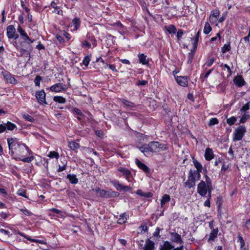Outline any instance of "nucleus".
<instances>
[{"mask_svg": "<svg viewBox=\"0 0 250 250\" xmlns=\"http://www.w3.org/2000/svg\"><path fill=\"white\" fill-rule=\"evenodd\" d=\"M7 143L9 146V154L15 159L19 157H23L26 153L29 155L32 154V152L28 147L21 142L19 141L16 138H8Z\"/></svg>", "mask_w": 250, "mask_h": 250, "instance_id": "obj_1", "label": "nucleus"}, {"mask_svg": "<svg viewBox=\"0 0 250 250\" xmlns=\"http://www.w3.org/2000/svg\"><path fill=\"white\" fill-rule=\"evenodd\" d=\"M32 43L24 42L19 41H15L13 45L17 48L19 50V53L17 54L18 56H26L27 57H30V53L28 51V49L31 48V44Z\"/></svg>", "mask_w": 250, "mask_h": 250, "instance_id": "obj_2", "label": "nucleus"}, {"mask_svg": "<svg viewBox=\"0 0 250 250\" xmlns=\"http://www.w3.org/2000/svg\"><path fill=\"white\" fill-rule=\"evenodd\" d=\"M213 187H211L206 184H205L204 181H201L197 186V192L202 197L205 196L207 194H211V191Z\"/></svg>", "mask_w": 250, "mask_h": 250, "instance_id": "obj_3", "label": "nucleus"}, {"mask_svg": "<svg viewBox=\"0 0 250 250\" xmlns=\"http://www.w3.org/2000/svg\"><path fill=\"white\" fill-rule=\"evenodd\" d=\"M94 191H95L97 195L100 197L103 198H110L117 197L119 195V193L117 192L112 191V190H105L101 189L100 188H95Z\"/></svg>", "mask_w": 250, "mask_h": 250, "instance_id": "obj_4", "label": "nucleus"}, {"mask_svg": "<svg viewBox=\"0 0 250 250\" xmlns=\"http://www.w3.org/2000/svg\"><path fill=\"white\" fill-rule=\"evenodd\" d=\"M246 132V128L244 125L238 126L233 132V141H238L241 140Z\"/></svg>", "mask_w": 250, "mask_h": 250, "instance_id": "obj_5", "label": "nucleus"}, {"mask_svg": "<svg viewBox=\"0 0 250 250\" xmlns=\"http://www.w3.org/2000/svg\"><path fill=\"white\" fill-rule=\"evenodd\" d=\"M150 149L152 152H159L167 149V147L164 144L160 143L159 142L153 141L150 142Z\"/></svg>", "mask_w": 250, "mask_h": 250, "instance_id": "obj_6", "label": "nucleus"}, {"mask_svg": "<svg viewBox=\"0 0 250 250\" xmlns=\"http://www.w3.org/2000/svg\"><path fill=\"white\" fill-rule=\"evenodd\" d=\"M17 31L20 34L21 38V41L30 43H33L35 41V39L30 38L20 25H18Z\"/></svg>", "mask_w": 250, "mask_h": 250, "instance_id": "obj_7", "label": "nucleus"}, {"mask_svg": "<svg viewBox=\"0 0 250 250\" xmlns=\"http://www.w3.org/2000/svg\"><path fill=\"white\" fill-rule=\"evenodd\" d=\"M1 74L7 83L10 84H15L17 83V80L14 76L7 71H2Z\"/></svg>", "mask_w": 250, "mask_h": 250, "instance_id": "obj_8", "label": "nucleus"}, {"mask_svg": "<svg viewBox=\"0 0 250 250\" xmlns=\"http://www.w3.org/2000/svg\"><path fill=\"white\" fill-rule=\"evenodd\" d=\"M67 89V86L62 83H57L50 87L49 89L54 92H60Z\"/></svg>", "mask_w": 250, "mask_h": 250, "instance_id": "obj_9", "label": "nucleus"}, {"mask_svg": "<svg viewBox=\"0 0 250 250\" xmlns=\"http://www.w3.org/2000/svg\"><path fill=\"white\" fill-rule=\"evenodd\" d=\"M36 98L38 100V102L42 104L45 105L47 104L45 100V93L43 90L38 91L36 94Z\"/></svg>", "mask_w": 250, "mask_h": 250, "instance_id": "obj_10", "label": "nucleus"}, {"mask_svg": "<svg viewBox=\"0 0 250 250\" xmlns=\"http://www.w3.org/2000/svg\"><path fill=\"white\" fill-rule=\"evenodd\" d=\"M138 148L146 156L153 153L152 151L150 149V142L148 144L143 145L141 146L138 147Z\"/></svg>", "mask_w": 250, "mask_h": 250, "instance_id": "obj_11", "label": "nucleus"}, {"mask_svg": "<svg viewBox=\"0 0 250 250\" xmlns=\"http://www.w3.org/2000/svg\"><path fill=\"white\" fill-rule=\"evenodd\" d=\"M175 80L180 86L187 87L188 85V78L187 76H176Z\"/></svg>", "mask_w": 250, "mask_h": 250, "instance_id": "obj_12", "label": "nucleus"}, {"mask_svg": "<svg viewBox=\"0 0 250 250\" xmlns=\"http://www.w3.org/2000/svg\"><path fill=\"white\" fill-rule=\"evenodd\" d=\"M171 240L175 243L183 244L184 242L182 240L181 236L180 234L176 232L170 233Z\"/></svg>", "mask_w": 250, "mask_h": 250, "instance_id": "obj_13", "label": "nucleus"}, {"mask_svg": "<svg viewBox=\"0 0 250 250\" xmlns=\"http://www.w3.org/2000/svg\"><path fill=\"white\" fill-rule=\"evenodd\" d=\"M143 249L144 250H155L154 242L149 239H146Z\"/></svg>", "mask_w": 250, "mask_h": 250, "instance_id": "obj_14", "label": "nucleus"}, {"mask_svg": "<svg viewBox=\"0 0 250 250\" xmlns=\"http://www.w3.org/2000/svg\"><path fill=\"white\" fill-rule=\"evenodd\" d=\"M118 170L122 172L123 174L125 176V179L127 181H130V178L131 175V173L129 169L125 167H118Z\"/></svg>", "mask_w": 250, "mask_h": 250, "instance_id": "obj_15", "label": "nucleus"}, {"mask_svg": "<svg viewBox=\"0 0 250 250\" xmlns=\"http://www.w3.org/2000/svg\"><path fill=\"white\" fill-rule=\"evenodd\" d=\"M81 25V20L79 18L76 17L72 20V23L70 25V27H73V29L72 30L73 31H77Z\"/></svg>", "mask_w": 250, "mask_h": 250, "instance_id": "obj_16", "label": "nucleus"}, {"mask_svg": "<svg viewBox=\"0 0 250 250\" xmlns=\"http://www.w3.org/2000/svg\"><path fill=\"white\" fill-rule=\"evenodd\" d=\"M218 231L219 230L218 228H215L211 230V231L209 233V237L208 239V243H210L214 241L215 239L217 237Z\"/></svg>", "mask_w": 250, "mask_h": 250, "instance_id": "obj_17", "label": "nucleus"}, {"mask_svg": "<svg viewBox=\"0 0 250 250\" xmlns=\"http://www.w3.org/2000/svg\"><path fill=\"white\" fill-rule=\"evenodd\" d=\"M16 33V29L14 25H8L6 28V34L8 39H13L14 34Z\"/></svg>", "mask_w": 250, "mask_h": 250, "instance_id": "obj_18", "label": "nucleus"}, {"mask_svg": "<svg viewBox=\"0 0 250 250\" xmlns=\"http://www.w3.org/2000/svg\"><path fill=\"white\" fill-rule=\"evenodd\" d=\"M135 163L137 166L142 170H143L145 172L149 173V168L148 167L145 165V164L140 162L138 159H136L135 161Z\"/></svg>", "mask_w": 250, "mask_h": 250, "instance_id": "obj_19", "label": "nucleus"}, {"mask_svg": "<svg viewBox=\"0 0 250 250\" xmlns=\"http://www.w3.org/2000/svg\"><path fill=\"white\" fill-rule=\"evenodd\" d=\"M205 158L207 161H210L214 158V154L211 148H207L206 149Z\"/></svg>", "mask_w": 250, "mask_h": 250, "instance_id": "obj_20", "label": "nucleus"}, {"mask_svg": "<svg viewBox=\"0 0 250 250\" xmlns=\"http://www.w3.org/2000/svg\"><path fill=\"white\" fill-rule=\"evenodd\" d=\"M139 61L140 63L146 65L149 62L147 56L143 53H140L138 55Z\"/></svg>", "mask_w": 250, "mask_h": 250, "instance_id": "obj_21", "label": "nucleus"}, {"mask_svg": "<svg viewBox=\"0 0 250 250\" xmlns=\"http://www.w3.org/2000/svg\"><path fill=\"white\" fill-rule=\"evenodd\" d=\"M174 247L169 242L167 241L160 245V250H171Z\"/></svg>", "mask_w": 250, "mask_h": 250, "instance_id": "obj_22", "label": "nucleus"}, {"mask_svg": "<svg viewBox=\"0 0 250 250\" xmlns=\"http://www.w3.org/2000/svg\"><path fill=\"white\" fill-rule=\"evenodd\" d=\"M234 83L239 87H241L245 84V82L241 76H238L233 79Z\"/></svg>", "mask_w": 250, "mask_h": 250, "instance_id": "obj_23", "label": "nucleus"}, {"mask_svg": "<svg viewBox=\"0 0 250 250\" xmlns=\"http://www.w3.org/2000/svg\"><path fill=\"white\" fill-rule=\"evenodd\" d=\"M120 101L126 106V108H133L136 107V104L134 103L130 102L127 100L121 99Z\"/></svg>", "mask_w": 250, "mask_h": 250, "instance_id": "obj_24", "label": "nucleus"}, {"mask_svg": "<svg viewBox=\"0 0 250 250\" xmlns=\"http://www.w3.org/2000/svg\"><path fill=\"white\" fill-rule=\"evenodd\" d=\"M67 178L72 184H77L79 182L78 179L75 174H69L67 175Z\"/></svg>", "mask_w": 250, "mask_h": 250, "instance_id": "obj_25", "label": "nucleus"}, {"mask_svg": "<svg viewBox=\"0 0 250 250\" xmlns=\"http://www.w3.org/2000/svg\"><path fill=\"white\" fill-rule=\"evenodd\" d=\"M200 172L196 171L195 170H190L189 172V174L191 175L196 181L199 180L201 178V174Z\"/></svg>", "mask_w": 250, "mask_h": 250, "instance_id": "obj_26", "label": "nucleus"}, {"mask_svg": "<svg viewBox=\"0 0 250 250\" xmlns=\"http://www.w3.org/2000/svg\"><path fill=\"white\" fill-rule=\"evenodd\" d=\"M111 183L116 188L117 190L122 191L123 185L117 180H112L111 181Z\"/></svg>", "mask_w": 250, "mask_h": 250, "instance_id": "obj_27", "label": "nucleus"}, {"mask_svg": "<svg viewBox=\"0 0 250 250\" xmlns=\"http://www.w3.org/2000/svg\"><path fill=\"white\" fill-rule=\"evenodd\" d=\"M15 159L16 160L21 161L23 162L30 163L33 160L34 157L32 155H31L29 157H26V158H23V157H19L15 158Z\"/></svg>", "mask_w": 250, "mask_h": 250, "instance_id": "obj_28", "label": "nucleus"}, {"mask_svg": "<svg viewBox=\"0 0 250 250\" xmlns=\"http://www.w3.org/2000/svg\"><path fill=\"white\" fill-rule=\"evenodd\" d=\"M127 215L125 213H123L120 215V217L117 221V223L119 224H123L125 223L127 221Z\"/></svg>", "mask_w": 250, "mask_h": 250, "instance_id": "obj_29", "label": "nucleus"}, {"mask_svg": "<svg viewBox=\"0 0 250 250\" xmlns=\"http://www.w3.org/2000/svg\"><path fill=\"white\" fill-rule=\"evenodd\" d=\"M193 163L196 168V170H195L201 172L203 169L202 165L195 159L193 160Z\"/></svg>", "mask_w": 250, "mask_h": 250, "instance_id": "obj_30", "label": "nucleus"}, {"mask_svg": "<svg viewBox=\"0 0 250 250\" xmlns=\"http://www.w3.org/2000/svg\"><path fill=\"white\" fill-rule=\"evenodd\" d=\"M250 118V115L248 112L244 113V114L242 115L241 118L239 123L243 124L245 123Z\"/></svg>", "mask_w": 250, "mask_h": 250, "instance_id": "obj_31", "label": "nucleus"}, {"mask_svg": "<svg viewBox=\"0 0 250 250\" xmlns=\"http://www.w3.org/2000/svg\"><path fill=\"white\" fill-rule=\"evenodd\" d=\"M170 196L168 194H165L161 201V205L162 207H163V206L167 202H169L170 201Z\"/></svg>", "mask_w": 250, "mask_h": 250, "instance_id": "obj_32", "label": "nucleus"}, {"mask_svg": "<svg viewBox=\"0 0 250 250\" xmlns=\"http://www.w3.org/2000/svg\"><path fill=\"white\" fill-rule=\"evenodd\" d=\"M68 146L72 150H75L79 148L80 145L78 143L72 141L69 142Z\"/></svg>", "mask_w": 250, "mask_h": 250, "instance_id": "obj_33", "label": "nucleus"}, {"mask_svg": "<svg viewBox=\"0 0 250 250\" xmlns=\"http://www.w3.org/2000/svg\"><path fill=\"white\" fill-rule=\"evenodd\" d=\"M22 117L25 121L31 123H34L35 121V120L31 116L25 113L22 114Z\"/></svg>", "mask_w": 250, "mask_h": 250, "instance_id": "obj_34", "label": "nucleus"}, {"mask_svg": "<svg viewBox=\"0 0 250 250\" xmlns=\"http://www.w3.org/2000/svg\"><path fill=\"white\" fill-rule=\"evenodd\" d=\"M220 14V11L218 9H215L211 12V14L209 17V20L211 21L212 20V17L218 18Z\"/></svg>", "mask_w": 250, "mask_h": 250, "instance_id": "obj_35", "label": "nucleus"}, {"mask_svg": "<svg viewBox=\"0 0 250 250\" xmlns=\"http://www.w3.org/2000/svg\"><path fill=\"white\" fill-rule=\"evenodd\" d=\"M212 28L208 22H206L203 30L204 33L206 35L208 34L211 30Z\"/></svg>", "mask_w": 250, "mask_h": 250, "instance_id": "obj_36", "label": "nucleus"}, {"mask_svg": "<svg viewBox=\"0 0 250 250\" xmlns=\"http://www.w3.org/2000/svg\"><path fill=\"white\" fill-rule=\"evenodd\" d=\"M53 100L60 104H64L66 102L65 99L62 96H55L53 98Z\"/></svg>", "mask_w": 250, "mask_h": 250, "instance_id": "obj_37", "label": "nucleus"}, {"mask_svg": "<svg viewBox=\"0 0 250 250\" xmlns=\"http://www.w3.org/2000/svg\"><path fill=\"white\" fill-rule=\"evenodd\" d=\"M5 125L6 126V129L9 130H13L17 127L15 124L10 122H7V123L5 124Z\"/></svg>", "mask_w": 250, "mask_h": 250, "instance_id": "obj_38", "label": "nucleus"}, {"mask_svg": "<svg viewBox=\"0 0 250 250\" xmlns=\"http://www.w3.org/2000/svg\"><path fill=\"white\" fill-rule=\"evenodd\" d=\"M238 242L240 244V248L241 250H246V248H245V243L244 241V240L243 239V237L241 235H238Z\"/></svg>", "mask_w": 250, "mask_h": 250, "instance_id": "obj_39", "label": "nucleus"}, {"mask_svg": "<svg viewBox=\"0 0 250 250\" xmlns=\"http://www.w3.org/2000/svg\"><path fill=\"white\" fill-rule=\"evenodd\" d=\"M237 119L234 116H232L229 118H228L227 119V123L228 124H229V125H232L234 124L235 122L236 121Z\"/></svg>", "mask_w": 250, "mask_h": 250, "instance_id": "obj_40", "label": "nucleus"}, {"mask_svg": "<svg viewBox=\"0 0 250 250\" xmlns=\"http://www.w3.org/2000/svg\"><path fill=\"white\" fill-rule=\"evenodd\" d=\"M166 29L167 31L170 34L175 33L177 30L176 28L173 25H170Z\"/></svg>", "mask_w": 250, "mask_h": 250, "instance_id": "obj_41", "label": "nucleus"}, {"mask_svg": "<svg viewBox=\"0 0 250 250\" xmlns=\"http://www.w3.org/2000/svg\"><path fill=\"white\" fill-rule=\"evenodd\" d=\"M250 102H248L242 107L240 110V111L243 113L247 112V111L250 109Z\"/></svg>", "mask_w": 250, "mask_h": 250, "instance_id": "obj_42", "label": "nucleus"}, {"mask_svg": "<svg viewBox=\"0 0 250 250\" xmlns=\"http://www.w3.org/2000/svg\"><path fill=\"white\" fill-rule=\"evenodd\" d=\"M48 156L52 159L55 158L56 159H58L59 157V154L56 151H52L49 152Z\"/></svg>", "mask_w": 250, "mask_h": 250, "instance_id": "obj_43", "label": "nucleus"}, {"mask_svg": "<svg viewBox=\"0 0 250 250\" xmlns=\"http://www.w3.org/2000/svg\"><path fill=\"white\" fill-rule=\"evenodd\" d=\"M231 47L229 43L225 44L221 48V51L222 53H225L227 51L230 50Z\"/></svg>", "mask_w": 250, "mask_h": 250, "instance_id": "obj_44", "label": "nucleus"}, {"mask_svg": "<svg viewBox=\"0 0 250 250\" xmlns=\"http://www.w3.org/2000/svg\"><path fill=\"white\" fill-rule=\"evenodd\" d=\"M219 123V121L216 118H212L210 119L208 124L209 126H212Z\"/></svg>", "mask_w": 250, "mask_h": 250, "instance_id": "obj_45", "label": "nucleus"}, {"mask_svg": "<svg viewBox=\"0 0 250 250\" xmlns=\"http://www.w3.org/2000/svg\"><path fill=\"white\" fill-rule=\"evenodd\" d=\"M195 52L194 51H190L188 54V63H191L192 62L193 58L194 56Z\"/></svg>", "mask_w": 250, "mask_h": 250, "instance_id": "obj_46", "label": "nucleus"}, {"mask_svg": "<svg viewBox=\"0 0 250 250\" xmlns=\"http://www.w3.org/2000/svg\"><path fill=\"white\" fill-rule=\"evenodd\" d=\"M205 181H204L205 184H206L207 185L209 186L210 187V188L211 187H212V182H211L210 178L206 174L205 175Z\"/></svg>", "mask_w": 250, "mask_h": 250, "instance_id": "obj_47", "label": "nucleus"}, {"mask_svg": "<svg viewBox=\"0 0 250 250\" xmlns=\"http://www.w3.org/2000/svg\"><path fill=\"white\" fill-rule=\"evenodd\" d=\"M211 198V194H208L207 199L205 201L204 203V205L205 207H210V200Z\"/></svg>", "mask_w": 250, "mask_h": 250, "instance_id": "obj_48", "label": "nucleus"}, {"mask_svg": "<svg viewBox=\"0 0 250 250\" xmlns=\"http://www.w3.org/2000/svg\"><path fill=\"white\" fill-rule=\"evenodd\" d=\"M90 61V59L89 57L88 56H86L84 58L83 61V63L85 66H87L89 63Z\"/></svg>", "mask_w": 250, "mask_h": 250, "instance_id": "obj_49", "label": "nucleus"}, {"mask_svg": "<svg viewBox=\"0 0 250 250\" xmlns=\"http://www.w3.org/2000/svg\"><path fill=\"white\" fill-rule=\"evenodd\" d=\"M215 61L214 58H212L207 60V61L205 63L204 65H207L209 67Z\"/></svg>", "mask_w": 250, "mask_h": 250, "instance_id": "obj_50", "label": "nucleus"}, {"mask_svg": "<svg viewBox=\"0 0 250 250\" xmlns=\"http://www.w3.org/2000/svg\"><path fill=\"white\" fill-rule=\"evenodd\" d=\"M105 68H106V67H108L109 69H110L111 70H112L114 72H117V69L116 68V66L114 64H108L107 63H106L105 66H104Z\"/></svg>", "mask_w": 250, "mask_h": 250, "instance_id": "obj_51", "label": "nucleus"}, {"mask_svg": "<svg viewBox=\"0 0 250 250\" xmlns=\"http://www.w3.org/2000/svg\"><path fill=\"white\" fill-rule=\"evenodd\" d=\"M73 110V112L76 114L77 115L82 117H84V115L81 112V111L79 109L77 108H74Z\"/></svg>", "mask_w": 250, "mask_h": 250, "instance_id": "obj_52", "label": "nucleus"}, {"mask_svg": "<svg viewBox=\"0 0 250 250\" xmlns=\"http://www.w3.org/2000/svg\"><path fill=\"white\" fill-rule=\"evenodd\" d=\"M42 80V78L40 76H37L35 77V79L34 80V83L36 85V86H40V81Z\"/></svg>", "mask_w": 250, "mask_h": 250, "instance_id": "obj_53", "label": "nucleus"}, {"mask_svg": "<svg viewBox=\"0 0 250 250\" xmlns=\"http://www.w3.org/2000/svg\"><path fill=\"white\" fill-rule=\"evenodd\" d=\"M185 185L186 187H188V188H193L195 186V183H193V182L189 181V180L188 179L187 182L185 183Z\"/></svg>", "mask_w": 250, "mask_h": 250, "instance_id": "obj_54", "label": "nucleus"}, {"mask_svg": "<svg viewBox=\"0 0 250 250\" xmlns=\"http://www.w3.org/2000/svg\"><path fill=\"white\" fill-rule=\"evenodd\" d=\"M18 234H19L20 236H23V237H25L27 240L31 241V242H37L38 241V240L36 239H31V238L28 237V236H25L23 233L21 232L20 231H18Z\"/></svg>", "mask_w": 250, "mask_h": 250, "instance_id": "obj_55", "label": "nucleus"}, {"mask_svg": "<svg viewBox=\"0 0 250 250\" xmlns=\"http://www.w3.org/2000/svg\"><path fill=\"white\" fill-rule=\"evenodd\" d=\"M17 194L22 197H27L26 196V192L24 189H20L18 190Z\"/></svg>", "mask_w": 250, "mask_h": 250, "instance_id": "obj_56", "label": "nucleus"}, {"mask_svg": "<svg viewBox=\"0 0 250 250\" xmlns=\"http://www.w3.org/2000/svg\"><path fill=\"white\" fill-rule=\"evenodd\" d=\"M184 34L183 30L179 29L177 33V37L178 40H180Z\"/></svg>", "mask_w": 250, "mask_h": 250, "instance_id": "obj_57", "label": "nucleus"}, {"mask_svg": "<svg viewBox=\"0 0 250 250\" xmlns=\"http://www.w3.org/2000/svg\"><path fill=\"white\" fill-rule=\"evenodd\" d=\"M50 210L52 212L55 213L56 214H60L61 215H62V212L61 210H59V209H56L55 208H52L50 209Z\"/></svg>", "mask_w": 250, "mask_h": 250, "instance_id": "obj_58", "label": "nucleus"}, {"mask_svg": "<svg viewBox=\"0 0 250 250\" xmlns=\"http://www.w3.org/2000/svg\"><path fill=\"white\" fill-rule=\"evenodd\" d=\"M200 33H201V30H199L196 33L195 36L194 37V38H193V41H195L196 42H199V37H200Z\"/></svg>", "mask_w": 250, "mask_h": 250, "instance_id": "obj_59", "label": "nucleus"}, {"mask_svg": "<svg viewBox=\"0 0 250 250\" xmlns=\"http://www.w3.org/2000/svg\"><path fill=\"white\" fill-rule=\"evenodd\" d=\"M21 210L25 215L30 216L31 215V213L27 209H21Z\"/></svg>", "mask_w": 250, "mask_h": 250, "instance_id": "obj_60", "label": "nucleus"}, {"mask_svg": "<svg viewBox=\"0 0 250 250\" xmlns=\"http://www.w3.org/2000/svg\"><path fill=\"white\" fill-rule=\"evenodd\" d=\"M198 43V42H196L195 41L193 42L192 43V49L190 51H194V52H195V51L197 49V47Z\"/></svg>", "mask_w": 250, "mask_h": 250, "instance_id": "obj_61", "label": "nucleus"}, {"mask_svg": "<svg viewBox=\"0 0 250 250\" xmlns=\"http://www.w3.org/2000/svg\"><path fill=\"white\" fill-rule=\"evenodd\" d=\"M224 66L225 68H227V71H228V72L229 73L228 75V76H231L232 74V71L231 70L230 67L227 64H225L224 65Z\"/></svg>", "mask_w": 250, "mask_h": 250, "instance_id": "obj_62", "label": "nucleus"}, {"mask_svg": "<svg viewBox=\"0 0 250 250\" xmlns=\"http://www.w3.org/2000/svg\"><path fill=\"white\" fill-rule=\"evenodd\" d=\"M147 83V81L146 80L139 81L137 82V85H145Z\"/></svg>", "mask_w": 250, "mask_h": 250, "instance_id": "obj_63", "label": "nucleus"}, {"mask_svg": "<svg viewBox=\"0 0 250 250\" xmlns=\"http://www.w3.org/2000/svg\"><path fill=\"white\" fill-rule=\"evenodd\" d=\"M0 217L5 220L7 218V217H8V215L6 213H5L4 212H1L0 213Z\"/></svg>", "mask_w": 250, "mask_h": 250, "instance_id": "obj_64", "label": "nucleus"}]
</instances>
